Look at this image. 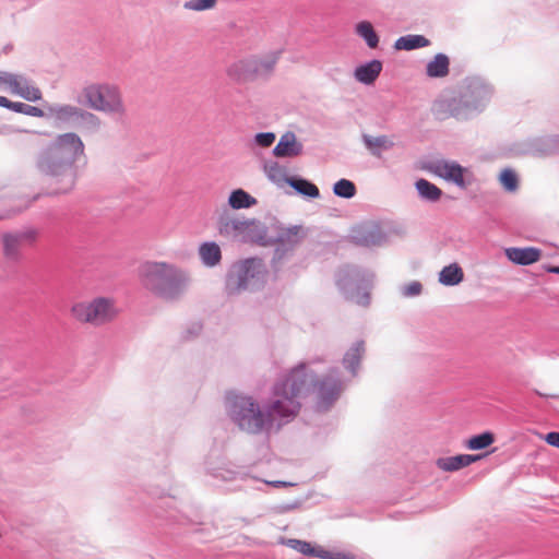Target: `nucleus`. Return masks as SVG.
<instances>
[{
  "instance_id": "c03bdc74",
  "label": "nucleus",
  "mask_w": 559,
  "mask_h": 559,
  "mask_svg": "<svg viewBox=\"0 0 559 559\" xmlns=\"http://www.w3.org/2000/svg\"><path fill=\"white\" fill-rule=\"evenodd\" d=\"M273 485H274L275 487H278V486H281V485H285V483H282V481H275V483H273Z\"/></svg>"
},
{
  "instance_id": "ddd939ff",
  "label": "nucleus",
  "mask_w": 559,
  "mask_h": 559,
  "mask_svg": "<svg viewBox=\"0 0 559 559\" xmlns=\"http://www.w3.org/2000/svg\"><path fill=\"white\" fill-rule=\"evenodd\" d=\"M506 255L510 261L521 265H530L537 262L540 259L542 252L537 248H508L506 249Z\"/></svg>"
},
{
  "instance_id": "f257e3e1",
  "label": "nucleus",
  "mask_w": 559,
  "mask_h": 559,
  "mask_svg": "<svg viewBox=\"0 0 559 559\" xmlns=\"http://www.w3.org/2000/svg\"><path fill=\"white\" fill-rule=\"evenodd\" d=\"M298 393V386H281L265 409H261L251 397L237 396L231 404V416L243 431H270L275 424L280 427L281 420H288L297 415L300 407Z\"/></svg>"
},
{
  "instance_id": "f704fd0d",
  "label": "nucleus",
  "mask_w": 559,
  "mask_h": 559,
  "mask_svg": "<svg viewBox=\"0 0 559 559\" xmlns=\"http://www.w3.org/2000/svg\"><path fill=\"white\" fill-rule=\"evenodd\" d=\"M275 138L273 132L258 133L254 136V142L261 147H270L274 143Z\"/></svg>"
},
{
  "instance_id": "4be33fe9",
  "label": "nucleus",
  "mask_w": 559,
  "mask_h": 559,
  "mask_svg": "<svg viewBox=\"0 0 559 559\" xmlns=\"http://www.w3.org/2000/svg\"><path fill=\"white\" fill-rule=\"evenodd\" d=\"M356 34L361 37L369 48H377L379 36L377 35L372 24L368 21H361L355 26Z\"/></svg>"
},
{
  "instance_id": "39448f33",
  "label": "nucleus",
  "mask_w": 559,
  "mask_h": 559,
  "mask_svg": "<svg viewBox=\"0 0 559 559\" xmlns=\"http://www.w3.org/2000/svg\"><path fill=\"white\" fill-rule=\"evenodd\" d=\"M80 102L88 108L118 117L127 112L121 92L112 84L93 83L84 86Z\"/></svg>"
},
{
  "instance_id": "dca6fc26",
  "label": "nucleus",
  "mask_w": 559,
  "mask_h": 559,
  "mask_svg": "<svg viewBox=\"0 0 559 559\" xmlns=\"http://www.w3.org/2000/svg\"><path fill=\"white\" fill-rule=\"evenodd\" d=\"M382 71V63L379 60H371L366 64L359 66L355 70V79L364 84H372Z\"/></svg>"
},
{
  "instance_id": "7ed1b4c3",
  "label": "nucleus",
  "mask_w": 559,
  "mask_h": 559,
  "mask_svg": "<svg viewBox=\"0 0 559 559\" xmlns=\"http://www.w3.org/2000/svg\"><path fill=\"white\" fill-rule=\"evenodd\" d=\"M142 286L164 300H179L189 290L191 273L177 264L165 261H147L139 269Z\"/></svg>"
},
{
  "instance_id": "0eeeda50",
  "label": "nucleus",
  "mask_w": 559,
  "mask_h": 559,
  "mask_svg": "<svg viewBox=\"0 0 559 559\" xmlns=\"http://www.w3.org/2000/svg\"><path fill=\"white\" fill-rule=\"evenodd\" d=\"M278 59V51L261 56H250L229 64L226 74L236 83L251 82L258 78L270 75L274 71Z\"/></svg>"
},
{
  "instance_id": "f3484780",
  "label": "nucleus",
  "mask_w": 559,
  "mask_h": 559,
  "mask_svg": "<svg viewBox=\"0 0 559 559\" xmlns=\"http://www.w3.org/2000/svg\"><path fill=\"white\" fill-rule=\"evenodd\" d=\"M199 255L202 263L210 267L219 264L222 260L221 248L213 241L202 243L199 248Z\"/></svg>"
},
{
  "instance_id": "c85d7f7f",
  "label": "nucleus",
  "mask_w": 559,
  "mask_h": 559,
  "mask_svg": "<svg viewBox=\"0 0 559 559\" xmlns=\"http://www.w3.org/2000/svg\"><path fill=\"white\" fill-rule=\"evenodd\" d=\"M493 442V433L486 431L480 435L471 437L466 442V447L469 450H483L490 447Z\"/></svg>"
},
{
  "instance_id": "f8f14e48",
  "label": "nucleus",
  "mask_w": 559,
  "mask_h": 559,
  "mask_svg": "<svg viewBox=\"0 0 559 559\" xmlns=\"http://www.w3.org/2000/svg\"><path fill=\"white\" fill-rule=\"evenodd\" d=\"M302 153V144L297 141L295 133H284L273 150L276 157H295Z\"/></svg>"
},
{
  "instance_id": "412c9836",
  "label": "nucleus",
  "mask_w": 559,
  "mask_h": 559,
  "mask_svg": "<svg viewBox=\"0 0 559 559\" xmlns=\"http://www.w3.org/2000/svg\"><path fill=\"white\" fill-rule=\"evenodd\" d=\"M429 44V39L423 35H406L400 37L395 41L394 48L397 50H413L416 48L427 47Z\"/></svg>"
},
{
  "instance_id": "4468645a",
  "label": "nucleus",
  "mask_w": 559,
  "mask_h": 559,
  "mask_svg": "<svg viewBox=\"0 0 559 559\" xmlns=\"http://www.w3.org/2000/svg\"><path fill=\"white\" fill-rule=\"evenodd\" d=\"M478 459L479 456L476 455L460 454L455 456L440 457L436 461V465L444 472H454L471 465Z\"/></svg>"
},
{
  "instance_id": "4c0bfd02",
  "label": "nucleus",
  "mask_w": 559,
  "mask_h": 559,
  "mask_svg": "<svg viewBox=\"0 0 559 559\" xmlns=\"http://www.w3.org/2000/svg\"><path fill=\"white\" fill-rule=\"evenodd\" d=\"M543 439L551 447L559 449V432L552 431L548 432L543 437Z\"/></svg>"
},
{
  "instance_id": "473e14b6",
  "label": "nucleus",
  "mask_w": 559,
  "mask_h": 559,
  "mask_svg": "<svg viewBox=\"0 0 559 559\" xmlns=\"http://www.w3.org/2000/svg\"><path fill=\"white\" fill-rule=\"evenodd\" d=\"M12 111H15L19 114H24V115L32 116V117H38V118H41L45 116L44 110L40 109L39 107L31 106V105L20 103V102H14Z\"/></svg>"
},
{
  "instance_id": "aec40b11",
  "label": "nucleus",
  "mask_w": 559,
  "mask_h": 559,
  "mask_svg": "<svg viewBox=\"0 0 559 559\" xmlns=\"http://www.w3.org/2000/svg\"><path fill=\"white\" fill-rule=\"evenodd\" d=\"M449 58L443 53H438L428 62L426 72L430 78H443L449 73Z\"/></svg>"
},
{
  "instance_id": "9b49d317",
  "label": "nucleus",
  "mask_w": 559,
  "mask_h": 559,
  "mask_svg": "<svg viewBox=\"0 0 559 559\" xmlns=\"http://www.w3.org/2000/svg\"><path fill=\"white\" fill-rule=\"evenodd\" d=\"M249 228V222L224 212L218 216L217 229L222 236L238 237Z\"/></svg>"
},
{
  "instance_id": "f03ea898",
  "label": "nucleus",
  "mask_w": 559,
  "mask_h": 559,
  "mask_svg": "<svg viewBox=\"0 0 559 559\" xmlns=\"http://www.w3.org/2000/svg\"><path fill=\"white\" fill-rule=\"evenodd\" d=\"M84 151L85 145L76 133H62L39 153L36 166L41 174L64 181V191H68L75 183L74 164L84 155Z\"/></svg>"
},
{
  "instance_id": "6ab92c4d",
  "label": "nucleus",
  "mask_w": 559,
  "mask_h": 559,
  "mask_svg": "<svg viewBox=\"0 0 559 559\" xmlns=\"http://www.w3.org/2000/svg\"><path fill=\"white\" fill-rule=\"evenodd\" d=\"M22 238L23 236L20 234L7 233L2 235L3 254L7 259H19Z\"/></svg>"
},
{
  "instance_id": "1a4fd4ad",
  "label": "nucleus",
  "mask_w": 559,
  "mask_h": 559,
  "mask_svg": "<svg viewBox=\"0 0 559 559\" xmlns=\"http://www.w3.org/2000/svg\"><path fill=\"white\" fill-rule=\"evenodd\" d=\"M430 170L438 177L454 182L460 188L467 186L464 174L467 171L455 162L438 160L430 166Z\"/></svg>"
},
{
  "instance_id": "9d476101",
  "label": "nucleus",
  "mask_w": 559,
  "mask_h": 559,
  "mask_svg": "<svg viewBox=\"0 0 559 559\" xmlns=\"http://www.w3.org/2000/svg\"><path fill=\"white\" fill-rule=\"evenodd\" d=\"M9 91L28 102H37L43 97L41 91L22 74H13Z\"/></svg>"
},
{
  "instance_id": "7c9ffc66",
  "label": "nucleus",
  "mask_w": 559,
  "mask_h": 559,
  "mask_svg": "<svg viewBox=\"0 0 559 559\" xmlns=\"http://www.w3.org/2000/svg\"><path fill=\"white\" fill-rule=\"evenodd\" d=\"M333 192L337 197L349 199L355 195L356 187L352 181L347 179H341L334 185Z\"/></svg>"
},
{
  "instance_id": "bb28decb",
  "label": "nucleus",
  "mask_w": 559,
  "mask_h": 559,
  "mask_svg": "<svg viewBox=\"0 0 559 559\" xmlns=\"http://www.w3.org/2000/svg\"><path fill=\"white\" fill-rule=\"evenodd\" d=\"M287 182L289 183L290 187H293L300 194H304V195H307L310 198L319 197L318 187L308 180L292 178V179H288Z\"/></svg>"
},
{
  "instance_id": "a211bd4d",
  "label": "nucleus",
  "mask_w": 559,
  "mask_h": 559,
  "mask_svg": "<svg viewBox=\"0 0 559 559\" xmlns=\"http://www.w3.org/2000/svg\"><path fill=\"white\" fill-rule=\"evenodd\" d=\"M464 280V272L457 263L444 266L439 273V282L445 286L459 285Z\"/></svg>"
},
{
  "instance_id": "2eb2a0df",
  "label": "nucleus",
  "mask_w": 559,
  "mask_h": 559,
  "mask_svg": "<svg viewBox=\"0 0 559 559\" xmlns=\"http://www.w3.org/2000/svg\"><path fill=\"white\" fill-rule=\"evenodd\" d=\"M365 352L366 346L364 341L354 343L344 355L343 365L345 369L350 371L353 374H356Z\"/></svg>"
},
{
  "instance_id": "c9c22d12",
  "label": "nucleus",
  "mask_w": 559,
  "mask_h": 559,
  "mask_svg": "<svg viewBox=\"0 0 559 559\" xmlns=\"http://www.w3.org/2000/svg\"><path fill=\"white\" fill-rule=\"evenodd\" d=\"M421 288H423V286L420 283L413 282V283L408 284L407 286H405L404 295L409 296V297L419 295L421 292Z\"/></svg>"
},
{
  "instance_id": "ea45409f",
  "label": "nucleus",
  "mask_w": 559,
  "mask_h": 559,
  "mask_svg": "<svg viewBox=\"0 0 559 559\" xmlns=\"http://www.w3.org/2000/svg\"><path fill=\"white\" fill-rule=\"evenodd\" d=\"M13 105H14V102L10 100L9 98H7L4 96H0V106L1 107L12 110Z\"/></svg>"
},
{
  "instance_id": "58836bf2",
  "label": "nucleus",
  "mask_w": 559,
  "mask_h": 559,
  "mask_svg": "<svg viewBox=\"0 0 559 559\" xmlns=\"http://www.w3.org/2000/svg\"><path fill=\"white\" fill-rule=\"evenodd\" d=\"M13 74L11 72L0 71V86H4L5 88H10L11 81L13 79Z\"/></svg>"
},
{
  "instance_id": "72a5a7b5",
  "label": "nucleus",
  "mask_w": 559,
  "mask_h": 559,
  "mask_svg": "<svg viewBox=\"0 0 559 559\" xmlns=\"http://www.w3.org/2000/svg\"><path fill=\"white\" fill-rule=\"evenodd\" d=\"M217 0H189L186 1L183 8L191 11H205L213 9Z\"/></svg>"
},
{
  "instance_id": "423d86ee",
  "label": "nucleus",
  "mask_w": 559,
  "mask_h": 559,
  "mask_svg": "<svg viewBox=\"0 0 559 559\" xmlns=\"http://www.w3.org/2000/svg\"><path fill=\"white\" fill-rule=\"evenodd\" d=\"M70 313L80 323L102 326L115 321L120 314V309L114 298L96 297L75 302L71 307Z\"/></svg>"
},
{
  "instance_id": "6e6552de",
  "label": "nucleus",
  "mask_w": 559,
  "mask_h": 559,
  "mask_svg": "<svg viewBox=\"0 0 559 559\" xmlns=\"http://www.w3.org/2000/svg\"><path fill=\"white\" fill-rule=\"evenodd\" d=\"M51 112L59 121L67 122L76 120L91 128H98L100 126V119L96 115L76 106L62 105L52 108Z\"/></svg>"
},
{
  "instance_id": "c756f323",
  "label": "nucleus",
  "mask_w": 559,
  "mask_h": 559,
  "mask_svg": "<svg viewBox=\"0 0 559 559\" xmlns=\"http://www.w3.org/2000/svg\"><path fill=\"white\" fill-rule=\"evenodd\" d=\"M292 543L294 544V548L304 555L317 556L325 559H340L338 557L330 556L325 550H316L310 543L301 540H292Z\"/></svg>"
},
{
  "instance_id": "cd10ccee",
  "label": "nucleus",
  "mask_w": 559,
  "mask_h": 559,
  "mask_svg": "<svg viewBox=\"0 0 559 559\" xmlns=\"http://www.w3.org/2000/svg\"><path fill=\"white\" fill-rule=\"evenodd\" d=\"M305 237V231L300 226H292L281 231L278 239L282 243L296 245Z\"/></svg>"
},
{
  "instance_id": "393cba45",
  "label": "nucleus",
  "mask_w": 559,
  "mask_h": 559,
  "mask_svg": "<svg viewBox=\"0 0 559 559\" xmlns=\"http://www.w3.org/2000/svg\"><path fill=\"white\" fill-rule=\"evenodd\" d=\"M416 189L421 198L429 201H438L442 194L441 189L426 179L417 180Z\"/></svg>"
},
{
  "instance_id": "e433bc0d",
  "label": "nucleus",
  "mask_w": 559,
  "mask_h": 559,
  "mask_svg": "<svg viewBox=\"0 0 559 559\" xmlns=\"http://www.w3.org/2000/svg\"><path fill=\"white\" fill-rule=\"evenodd\" d=\"M267 169V176L274 180V181H280L283 173H282V169L278 167L277 164H273L271 165L270 167L266 168Z\"/></svg>"
},
{
  "instance_id": "2f4dec72",
  "label": "nucleus",
  "mask_w": 559,
  "mask_h": 559,
  "mask_svg": "<svg viewBox=\"0 0 559 559\" xmlns=\"http://www.w3.org/2000/svg\"><path fill=\"white\" fill-rule=\"evenodd\" d=\"M502 187L510 192L518 189L519 180L516 174L511 169H503L499 177Z\"/></svg>"
},
{
  "instance_id": "37998d69",
  "label": "nucleus",
  "mask_w": 559,
  "mask_h": 559,
  "mask_svg": "<svg viewBox=\"0 0 559 559\" xmlns=\"http://www.w3.org/2000/svg\"><path fill=\"white\" fill-rule=\"evenodd\" d=\"M451 115L459 118L461 116V114L457 111L456 107H453L451 109Z\"/></svg>"
},
{
  "instance_id": "20e7f679",
  "label": "nucleus",
  "mask_w": 559,
  "mask_h": 559,
  "mask_svg": "<svg viewBox=\"0 0 559 559\" xmlns=\"http://www.w3.org/2000/svg\"><path fill=\"white\" fill-rule=\"evenodd\" d=\"M267 270L261 259L249 258L233 265L226 277L225 289L229 295H237L247 289L262 286L266 281Z\"/></svg>"
},
{
  "instance_id": "79ce46f5",
  "label": "nucleus",
  "mask_w": 559,
  "mask_h": 559,
  "mask_svg": "<svg viewBox=\"0 0 559 559\" xmlns=\"http://www.w3.org/2000/svg\"><path fill=\"white\" fill-rule=\"evenodd\" d=\"M547 271L550 273L559 274V266H550Z\"/></svg>"
},
{
  "instance_id": "a19ab883",
  "label": "nucleus",
  "mask_w": 559,
  "mask_h": 559,
  "mask_svg": "<svg viewBox=\"0 0 559 559\" xmlns=\"http://www.w3.org/2000/svg\"><path fill=\"white\" fill-rule=\"evenodd\" d=\"M536 393H537L539 396H544V397L555 396V394L549 393V392H546V391H539V390H537V391H536Z\"/></svg>"
},
{
  "instance_id": "b1692460",
  "label": "nucleus",
  "mask_w": 559,
  "mask_h": 559,
  "mask_svg": "<svg viewBox=\"0 0 559 559\" xmlns=\"http://www.w3.org/2000/svg\"><path fill=\"white\" fill-rule=\"evenodd\" d=\"M288 381L290 384H317L314 376L308 372V366L300 364L290 371Z\"/></svg>"
},
{
  "instance_id": "5701e85b",
  "label": "nucleus",
  "mask_w": 559,
  "mask_h": 559,
  "mask_svg": "<svg viewBox=\"0 0 559 559\" xmlns=\"http://www.w3.org/2000/svg\"><path fill=\"white\" fill-rule=\"evenodd\" d=\"M255 203L257 200L242 189L234 190L228 198V204L234 210L249 209Z\"/></svg>"
},
{
  "instance_id": "a878e982",
  "label": "nucleus",
  "mask_w": 559,
  "mask_h": 559,
  "mask_svg": "<svg viewBox=\"0 0 559 559\" xmlns=\"http://www.w3.org/2000/svg\"><path fill=\"white\" fill-rule=\"evenodd\" d=\"M364 142L368 150L373 154L379 156L382 150L390 148L393 143L389 140L388 136L381 135V136H370V135H364Z\"/></svg>"
}]
</instances>
